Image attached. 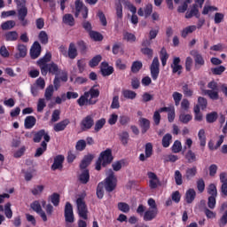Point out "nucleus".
I'll return each instance as SVG.
<instances>
[{
	"label": "nucleus",
	"mask_w": 227,
	"mask_h": 227,
	"mask_svg": "<svg viewBox=\"0 0 227 227\" xmlns=\"http://www.w3.org/2000/svg\"><path fill=\"white\" fill-rule=\"evenodd\" d=\"M184 159L187 160L188 164H192V162H196L198 160V157L196 156V153L192 152V150L189 149L184 155Z\"/></svg>",
	"instance_id": "393cba45"
},
{
	"label": "nucleus",
	"mask_w": 227,
	"mask_h": 227,
	"mask_svg": "<svg viewBox=\"0 0 227 227\" xmlns=\"http://www.w3.org/2000/svg\"><path fill=\"white\" fill-rule=\"evenodd\" d=\"M175 180L176 185H182V184H184V181L182 179V173L179 170H176L175 172Z\"/></svg>",
	"instance_id": "338daca9"
},
{
	"label": "nucleus",
	"mask_w": 227,
	"mask_h": 227,
	"mask_svg": "<svg viewBox=\"0 0 227 227\" xmlns=\"http://www.w3.org/2000/svg\"><path fill=\"white\" fill-rule=\"evenodd\" d=\"M5 40L7 42H15L19 40V33L17 31H11L5 35Z\"/></svg>",
	"instance_id": "4c0bfd02"
},
{
	"label": "nucleus",
	"mask_w": 227,
	"mask_h": 227,
	"mask_svg": "<svg viewBox=\"0 0 227 227\" xmlns=\"http://www.w3.org/2000/svg\"><path fill=\"white\" fill-rule=\"evenodd\" d=\"M89 35L90 36L91 40H94V42H102L104 40L102 34L97 31H91L89 33Z\"/></svg>",
	"instance_id": "ea45409f"
},
{
	"label": "nucleus",
	"mask_w": 227,
	"mask_h": 227,
	"mask_svg": "<svg viewBox=\"0 0 227 227\" xmlns=\"http://www.w3.org/2000/svg\"><path fill=\"white\" fill-rule=\"evenodd\" d=\"M74 6H75V11H76L74 13V17H79L81 11L84 10V8H86V6L84 5V3H82V1H81V0H76L74 2Z\"/></svg>",
	"instance_id": "f704fd0d"
},
{
	"label": "nucleus",
	"mask_w": 227,
	"mask_h": 227,
	"mask_svg": "<svg viewBox=\"0 0 227 227\" xmlns=\"http://www.w3.org/2000/svg\"><path fill=\"white\" fill-rule=\"evenodd\" d=\"M171 68H172V72L173 74H177L179 75L182 74V68H184L182 67V65H180V58L176 57L173 59V63L171 64Z\"/></svg>",
	"instance_id": "dca6fc26"
},
{
	"label": "nucleus",
	"mask_w": 227,
	"mask_h": 227,
	"mask_svg": "<svg viewBox=\"0 0 227 227\" xmlns=\"http://www.w3.org/2000/svg\"><path fill=\"white\" fill-rule=\"evenodd\" d=\"M182 90H183V93H184V97H192V96L193 91L189 88L188 84H184L182 87Z\"/></svg>",
	"instance_id": "774afa93"
},
{
	"label": "nucleus",
	"mask_w": 227,
	"mask_h": 227,
	"mask_svg": "<svg viewBox=\"0 0 227 227\" xmlns=\"http://www.w3.org/2000/svg\"><path fill=\"white\" fill-rule=\"evenodd\" d=\"M192 17L200 19V10L198 9V4H193L191 11L185 13V19H192Z\"/></svg>",
	"instance_id": "412c9836"
},
{
	"label": "nucleus",
	"mask_w": 227,
	"mask_h": 227,
	"mask_svg": "<svg viewBox=\"0 0 227 227\" xmlns=\"http://www.w3.org/2000/svg\"><path fill=\"white\" fill-rule=\"evenodd\" d=\"M207 192L208 194H210V196L217 197V187L215 186V184H209L207 188Z\"/></svg>",
	"instance_id": "680f3d73"
},
{
	"label": "nucleus",
	"mask_w": 227,
	"mask_h": 227,
	"mask_svg": "<svg viewBox=\"0 0 227 227\" xmlns=\"http://www.w3.org/2000/svg\"><path fill=\"white\" fill-rule=\"evenodd\" d=\"M36 125V118L33 115L27 116L24 122L25 129H33Z\"/></svg>",
	"instance_id": "5701e85b"
},
{
	"label": "nucleus",
	"mask_w": 227,
	"mask_h": 227,
	"mask_svg": "<svg viewBox=\"0 0 227 227\" xmlns=\"http://www.w3.org/2000/svg\"><path fill=\"white\" fill-rule=\"evenodd\" d=\"M125 0H119V3L115 4V10H116V17L120 20L123 19V6L121 5V3H124Z\"/></svg>",
	"instance_id": "c756f323"
},
{
	"label": "nucleus",
	"mask_w": 227,
	"mask_h": 227,
	"mask_svg": "<svg viewBox=\"0 0 227 227\" xmlns=\"http://www.w3.org/2000/svg\"><path fill=\"white\" fill-rule=\"evenodd\" d=\"M67 56L70 59H75L77 58V48L75 43H71L67 51Z\"/></svg>",
	"instance_id": "c85d7f7f"
},
{
	"label": "nucleus",
	"mask_w": 227,
	"mask_h": 227,
	"mask_svg": "<svg viewBox=\"0 0 227 227\" xmlns=\"http://www.w3.org/2000/svg\"><path fill=\"white\" fill-rule=\"evenodd\" d=\"M62 22L66 24V26H70L71 27L75 26V19H74V15L70 13L65 14L63 16Z\"/></svg>",
	"instance_id": "b1692460"
},
{
	"label": "nucleus",
	"mask_w": 227,
	"mask_h": 227,
	"mask_svg": "<svg viewBox=\"0 0 227 227\" xmlns=\"http://www.w3.org/2000/svg\"><path fill=\"white\" fill-rule=\"evenodd\" d=\"M191 120H192V115L189 114H181L179 115V121H181V123L187 124L189 121H191Z\"/></svg>",
	"instance_id": "3c124183"
},
{
	"label": "nucleus",
	"mask_w": 227,
	"mask_h": 227,
	"mask_svg": "<svg viewBox=\"0 0 227 227\" xmlns=\"http://www.w3.org/2000/svg\"><path fill=\"white\" fill-rule=\"evenodd\" d=\"M196 173H198V168H196V167H192L186 169L184 176L187 180H191L192 178H194V176H196Z\"/></svg>",
	"instance_id": "e433bc0d"
},
{
	"label": "nucleus",
	"mask_w": 227,
	"mask_h": 227,
	"mask_svg": "<svg viewBox=\"0 0 227 227\" xmlns=\"http://www.w3.org/2000/svg\"><path fill=\"white\" fill-rule=\"evenodd\" d=\"M141 68H143V63L141 61H135L132 63L131 72L133 74H137Z\"/></svg>",
	"instance_id": "de8ad7c7"
},
{
	"label": "nucleus",
	"mask_w": 227,
	"mask_h": 227,
	"mask_svg": "<svg viewBox=\"0 0 227 227\" xmlns=\"http://www.w3.org/2000/svg\"><path fill=\"white\" fill-rule=\"evenodd\" d=\"M122 95L124 97V98H129V100H134V98H136V97H137V94L130 90H125L122 91Z\"/></svg>",
	"instance_id": "79ce46f5"
},
{
	"label": "nucleus",
	"mask_w": 227,
	"mask_h": 227,
	"mask_svg": "<svg viewBox=\"0 0 227 227\" xmlns=\"http://www.w3.org/2000/svg\"><path fill=\"white\" fill-rule=\"evenodd\" d=\"M78 180L81 184H86L90 182V170L84 169L78 176Z\"/></svg>",
	"instance_id": "a878e982"
},
{
	"label": "nucleus",
	"mask_w": 227,
	"mask_h": 227,
	"mask_svg": "<svg viewBox=\"0 0 227 227\" xmlns=\"http://www.w3.org/2000/svg\"><path fill=\"white\" fill-rule=\"evenodd\" d=\"M54 95V86L53 85H49L44 92V98L45 100H47L48 102L50 100H52V96Z\"/></svg>",
	"instance_id": "473e14b6"
},
{
	"label": "nucleus",
	"mask_w": 227,
	"mask_h": 227,
	"mask_svg": "<svg viewBox=\"0 0 227 227\" xmlns=\"http://www.w3.org/2000/svg\"><path fill=\"white\" fill-rule=\"evenodd\" d=\"M118 210L123 212L124 214H129L130 212V206L125 202H119L117 204Z\"/></svg>",
	"instance_id": "a19ab883"
},
{
	"label": "nucleus",
	"mask_w": 227,
	"mask_h": 227,
	"mask_svg": "<svg viewBox=\"0 0 227 227\" xmlns=\"http://www.w3.org/2000/svg\"><path fill=\"white\" fill-rule=\"evenodd\" d=\"M160 55V61H161L162 67H166V63L168 62V59L169 58V54H168L166 48L163 47L161 49Z\"/></svg>",
	"instance_id": "58836bf2"
},
{
	"label": "nucleus",
	"mask_w": 227,
	"mask_h": 227,
	"mask_svg": "<svg viewBox=\"0 0 227 227\" xmlns=\"http://www.w3.org/2000/svg\"><path fill=\"white\" fill-rule=\"evenodd\" d=\"M217 113L216 112H212L210 114H207L206 116V120L207 123H214V121H216L217 120Z\"/></svg>",
	"instance_id": "5fc2aeb1"
},
{
	"label": "nucleus",
	"mask_w": 227,
	"mask_h": 227,
	"mask_svg": "<svg viewBox=\"0 0 227 227\" xmlns=\"http://www.w3.org/2000/svg\"><path fill=\"white\" fill-rule=\"evenodd\" d=\"M85 195H79L76 200V207L79 217L88 220V206L86 201H84Z\"/></svg>",
	"instance_id": "39448f33"
},
{
	"label": "nucleus",
	"mask_w": 227,
	"mask_h": 227,
	"mask_svg": "<svg viewBox=\"0 0 227 227\" xmlns=\"http://www.w3.org/2000/svg\"><path fill=\"white\" fill-rule=\"evenodd\" d=\"M191 56H192L194 58V61H195V70H200V68H201V67H203L205 65V59H203V56H201V54H200V52L196 50H192L190 52Z\"/></svg>",
	"instance_id": "1a4fd4ad"
},
{
	"label": "nucleus",
	"mask_w": 227,
	"mask_h": 227,
	"mask_svg": "<svg viewBox=\"0 0 227 227\" xmlns=\"http://www.w3.org/2000/svg\"><path fill=\"white\" fill-rule=\"evenodd\" d=\"M159 214L158 209H148L144 213V221H153Z\"/></svg>",
	"instance_id": "aec40b11"
},
{
	"label": "nucleus",
	"mask_w": 227,
	"mask_h": 227,
	"mask_svg": "<svg viewBox=\"0 0 227 227\" xmlns=\"http://www.w3.org/2000/svg\"><path fill=\"white\" fill-rule=\"evenodd\" d=\"M95 88H97V85H94L89 91L84 92V94L77 99L78 106L82 107L83 106H94V104H97V98L100 96V90Z\"/></svg>",
	"instance_id": "f03ea898"
},
{
	"label": "nucleus",
	"mask_w": 227,
	"mask_h": 227,
	"mask_svg": "<svg viewBox=\"0 0 227 227\" xmlns=\"http://www.w3.org/2000/svg\"><path fill=\"white\" fill-rule=\"evenodd\" d=\"M94 158L95 156H93L92 154L85 155L80 164V169H86V168L90 166V164H91V161Z\"/></svg>",
	"instance_id": "4be33fe9"
},
{
	"label": "nucleus",
	"mask_w": 227,
	"mask_h": 227,
	"mask_svg": "<svg viewBox=\"0 0 227 227\" xmlns=\"http://www.w3.org/2000/svg\"><path fill=\"white\" fill-rule=\"evenodd\" d=\"M39 40L41 43L47 45V43H49V35H47V32L41 31L39 34Z\"/></svg>",
	"instance_id": "8fccbe9b"
},
{
	"label": "nucleus",
	"mask_w": 227,
	"mask_h": 227,
	"mask_svg": "<svg viewBox=\"0 0 227 227\" xmlns=\"http://www.w3.org/2000/svg\"><path fill=\"white\" fill-rule=\"evenodd\" d=\"M171 141H173V136L169 133H167L161 140V145L163 148H168V146L171 145Z\"/></svg>",
	"instance_id": "7c9ffc66"
},
{
	"label": "nucleus",
	"mask_w": 227,
	"mask_h": 227,
	"mask_svg": "<svg viewBox=\"0 0 227 227\" xmlns=\"http://www.w3.org/2000/svg\"><path fill=\"white\" fill-rule=\"evenodd\" d=\"M97 196L99 200L104 198V183H99L97 187Z\"/></svg>",
	"instance_id": "13d9d810"
},
{
	"label": "nucleus",
	"mask_w": 227,
	"mask_h": 227,
	"mask_svg": "<svg viewBox=\"0 0 227 227\" xmlns=\"http://www.w3.org/2000/svg\"><path fill=\"white\" fill-rule=\"evenodd\" d=\"M198 137L200 142V146L205 147L207 145V137L205 136V129H200L199 131Z\"/></svg>",
	"instance_id": "c03bdc74"
},
{
	"label": "nucleus",
	"mask_w": 227,
	"mask_h": 227,
	"mask_svg": "<svg viewBox=\"0 0 227 227\" xmlns=\"http://www.w3.org/2000/svg\"><path fill=\"white\" fill-rule=\"evenodd\" d=\"M196 198V191L189 189L185 193L186 203H192Z\"/></svg>",
	"instance_id": "2f4dec72"
},
{
	"label": "nucleus",
	"mask_w": 227,
	"mask_h": 227,
	"mask_svg": "<svg viewBox=\"0 0 227 227\" xmlns=\"http://www.w3.org/2000/svg\"><path fill=\"white\" fill-rule=\"evenodd\" d=\"M113 151L111 149H106L100 153L98 160L96 161V169L97 171H100L103 168L109 166L114 160Z\"/></svg>",
	"instance_id": "20e7f679"
},
{
	"label": "nucleus",
	"mask_w": 227,
	"mask_h": 227,
	"mask_svg": "<svg viewBox=\"0 0 227 227\" xmlns=\"http://www.w3.org/2000/svg\"><path fill=\"white\" fill-rule=\"evenodd\" d=\"M1 27L4 31H8L9 29H13V27H15V21L7 20L1 25Z\"/></svg>",
	"instance_id": "37998d69"
},
{
	"label": "nucleus",
	"mask_w": 227,
	"mask_h": 227,
	"mask_svg": "<svg viewBox=\"0 0 227 227\" xmlns=\"http://www.w3.org/2000/svg\"><path fill=\"white\" fill-rule=\"evenodd\" d=\"M201 90L204 95H208L211 100H219V90H204L203 87H201Z\"/></svg>",
	"instance_id": "bb28decb"
},
{
	"label": "nucleus",
	"mask_w": 227,
	"mask_h": 227,
	"mask_svg": "<svg viewBox=\"0 0 227 227\" xmlns=\"http://www.w3.org/2000/svg\"><path fill=\"white\" fill-rule=\"evenodd\" d=\"M18 17L19 20L21 22V26L26 27L27 25V7L26 5H21V7L18 10Z\"/></svg>",
	"instance_id": "ddd939ff"
},
{
	"label": "nucleus",
	"mask_w": 227,
	"mask_h": 227,
	"mask_svg": "<svg viewBox=\"0 0 227 227\" xmlns=\"http://www.w3.org/2000/svg\"><path fill=\"white\" fill-rule=\"evenodd\" d=\"M192 3V0H185L182 5L177 8L178 13H185L187 12V8H189V4Z\"/></svg>",
	"instance_id": "a18cd8bd"
},
{
	"label": "nucleus",
	"mask_w": 227,
	"mask_h": 227,
	"mask_svg": "<svg viewBox=\"0 0 227 227\" xmlns=\"http://www.w3.org/2000/svg\"><path fill=\"white\" fill-rule=\"evenodd\" d=\"M63 162H65V156L58 155L54 158V162L51 165V169L56 171V169H63Z\"/></svg>",
	"instance_id": "2eb2a0df"
},
{
	"label": "nucleus",
	"mask_w": 227,
	"mask_h": 227,
	"mask_svg": "<svg viewBox=\"0 0 227 227\" xmlns=\"http://www.w3.org/2000/svg\"><path fill=\"white\" fill-rule=\"evenodd\" d=\"M4 215H5V217H7V219H12V217H13V211L12 210V203L7 202L4 205Z\"/></svg>",
	"instance_id": "72a5a7b5"
},
{
	"label": "nucleus",
	"mask_w": 227,
	"mask_h": 227,
	"mask_svg": "<svg viewBox=\"0 0 227 227\" xmlns=\"http://www.w3.org/2000/svg\"><path fill=\"white\" fill-rule=\"evenodd\" d=\"M147 176L149 178L150 189H157V187H160L162 185L160 179H159L156 173L148 172Z\"/></svg>",
	"instance_id": "9b49d317"
},
{
	"label": "nucleus",
	"mask_w": 227,
	"mask_h": 227,
	"mask_svg": "<svg viewBox=\"0 0 227 227\" xmlns=\"http://www.w3.org/2000/svg\"><path fill=\"white\" fill-rule=\"evenodd\" d=\"M43 137L44 140L41 143V147L36 149L35 157H42L43 153L47 152V143L51 141V136L49 135V132L45 131V129H40L35 133L33 141L34 143H40Z\"/></svg>",
	"instance_id": "7ed1b4c3"
},
{
	"label": "nucleus",
	"mask_w": 227,
	"mask_h": 227,
	"mask_svg": "<svg viewBox=\"0 0 227 227\" xmlns=\"http://www.w3.org/2000/svg\"><path fill=\"white\" fill-rule=\"evenodd\" d=\"M173 153H180L182 152V143L178 140H176L172 145Z\"/></svg>",
	"instance_id": "603ef678"
},
{
	"label": "nucleus",
	"mask_w": 227,
	"mask_h": 227,
	"mask_svg": "<svg viewBox=\"0 0 227 227\" xmlns=\"http://www.w3.org/2000/svg\"><path fill=\"white\" fill-rule=\"evenodd\" d=\"M129 136L127 131H124L120 135V139L124 146H127V145H129Z\"/></svg>",
	"instance_id": "052dcab7"
},
{
	"label": "nucleus",
	"mask_w": 227,
	"mask_h": 227,
	"mask_svg": "<svg viewBox=\"0 0 227 227\" xmlns=\"http://www.w3.org/2000/svg\"><path fill=\"white\" fill-rule=\"evenodd\" d=\"M195 29H196V26H194V25L184 27L181 31L182 38H187V35H191V33H194Z\"/></svg>",
	"instance_id": "c9c22d12"
},
{
	"label": "nucleus",
	"mask_w": 227,
	"mask_h": 227,
	"mask_svg": "<svg viewBox=\"0 0 227 227\" xmlns=\"http://www.w3.org/2000/svg\"><path fill=\"white\" fill-rule=\"evenodd\" d=\"M100 61H102V56L97 55L93 57L92 59L89 62V66L90 67V68H93L95 67H98Z\"/></svg>",
	"instance_id": "09e8293b"
},
{
	"label": "nucleus",
	"mask_w": 227,
	"mask_h": 227,
	"mask_svg": "<svg viewBox=\"0 0 227 227\" xmlns=\"http://www.w3.org/2000/svg\"><path fill=\"white\" fill-rule=\"evenodd\" d=\"M51 59H52V54H51V52H47L43 58L37 61L42 75H47L49 73L51 74V75H59V74H61V69H59L58 64L54 62L47 64Z\"/></svg>",
	"instance_id": "f257e3e1"
},
{
	"label": "nucleus",
	"mask_w": 227,
	"mask_h": 227,
	"mask_svg": "<svg viewBox=\"0 0 227 227\" xmlns=\"http://www.w3.org/2000/svg\"><path fill=\"white\" fill-rule=\"evenodd\" d=\"M31 208L36 212V214H39L40 217H42L43 221L44 223H47V215L45 214V211H43V209H42V206L40 205L39 201H34L31 204Z\"/></svg>",
	"instance_id": "f8f14e48"
},
{
	"label": "nucleus",
	"mask_w": 227,
	"mask_h": 227,
	"mask_svg": "<svg viewBox=\"0 0 227 227\" xmlns=\"http://www.w3.org/2000/svg\"><path fill=\"white\" fill-rule=\"evenodd\" d=\"M68 125H70V120L68 119L63 120L54 125L53 130H55V132H61L67 129V126Z\"/></svg>",
	"instance_id": "6ab92c4d"
},
{
	"label": "nucleus",
	"mask_w": 227,
	"mask_h": 227,
	"mask_svg": "<svg viewBox=\"0 0 227 227\" xmlns=\"http://www.w3.org/2000/svg\"><path fill=\"white\" fill-rule=\"evenodd\" d=\"M50 200L51 203L54 205V207H58L59 205V193H53L50 196Z\"/></svg>",
	"instance_id": "0e129e2a"
},
{
	"label": "nucleus",
	"mask_w": 227,
	"mask_h": 227,
	"mask_svg": "<svg viewBox=\"0 0 227 227\" xmlns=\"http://www.w3.org/2000/svg\"><path fill=\"white\" fill-rule=\"evenodd\" d=\"M45 107H47V104L45 103V98H39L37 102V112L43 113Z\"/></svg>",
	"instance_id": "864d4df0"
},
{
	"label": "nucleus",
	"mask_w": 227,
	"mask_h": 227,
	"mask_svg": "<svg viewBox=\"0 0 227 227\" xmlns=\"http://www.w3.org/2000/svg\"><path fill=\"white\" fill-rule=\"evenodd\" d=\"M18 53L14 55L16 59H20V58H26L27 55V47L22 43H19L17 46Z\"/></svg>",
	"instance_id": "f3484780"
},
{
	"label": "nucleus",
	"mask_w": 227,
	"mask_h": 227,
	"mask_svg": "<svg viewBox=\"0 0 227 227\" xmlns=\"http://www.w3.org/2000/svg\"><path fill=\"white\" fill-rule=\"evenodd\" d=\"M140 127L142 129V134H146L150 129V120L146 118L139 119Z\"/></svg>",
	"instance_id": "cd10ccee"
},
{
	"label": "nucleus",
	"mask_w": 227,
	"mask_h": 227,
	"mask_svg": "<svg viewBox=\"0 0 227 227\" xmlns=\"http://www.w3.org/2000/svg\"><path fill=\"white\" fill-rule=\"evenodd\" d=\"M64 216L66 223H74L75 221L74 216V207L70 202L66 203Z\"/></svg>",
	"instance_id": "9d476101"
},
{
	"label": "nucleus",
	"mask_w": 227,
	"mask_h": 227,
	"mask_svg": "<svg viewBox=\"0 0 227 227\" xmlns=\"http://www.w3.org/2000/svg\"><path fill=\"white\" fill-rule=\"evenodd\" d=\"M107 177L105 180V189L107 192H113L116 189V176H114V172L113 169H109L106 172Z\"/></svg>",
	"instance_id": "423d86ee"
},
{
	"label": "nucleus",
	"mask_w": 227,
	"mask_h": 227,
	"mask_svg": "<svg viewBox=\"0 0 227 227\" xmlns=\"http://www.w3.org/2000/svg\"><path fill=\"white\" fill-rule=\"evenodd\" d=\"M75 148L78 152H82V150H85L86 149V140H82V139L79 140L76 143Z\"/></svg>",
	"instance_id": "69168bd1"
},
{
	"label": "nucleus",
	"mask_w": 227,
	"mask_h": 227,
	"mask_svg": "<svg viewBox=\"0 0 227 227\" xmlns=\"http://www.w3.org/2000/svg\"><path fill=\"white\" fill-rule=\"evenodd\" d=\"M104 125H106V119L98 120L94 126L95 132H100L104 129Z\"/></svg>",
	"instance_id": "49530a36"
},
{
	"label": "nucleus",
	"mask_w": 227,
	"mask_h": 227,
	"mask_svg": "<svg viewBox=\"0 0 227 227\" xmlns=\"http://www.w3.org/2000/svg\"><path fill=\"white\" fill-rule=\"evenodd\" d=\"M43 189H45V186L43 185H36L34 187V189L31 190V192L34 196H39L43 192Z\"/></svg>",
	"instance_id": "6e6d98bb"
},
{
	"label": "nucleus",
	"mask_w": 227,
	"mask_h": 227,
	"mask_svg": "<svg viewBox=\"0 0 227 227\" xmlns=\"http://www.w3.org/2000/svg\"><path fill=\"white\" fill-rule=\"evenodd\" d=\"M224 70H226L224 66H219L218 67L211 68V72L214 74V75H222Z\"/></svg>",
	"instance_id": "bf43d9fd"
},
{
	"label": "nucleus",
	"mask_w": 227,
	"mask_h": 227,
	"mask_svg": "<svg viewBox=\"0 0 227 227\" xmlns=\"http://www.w3.org/2000/svg\"><path fill=\"white\" fill-rule=\"evenodd\" d=\"M93 125H95V116H93V114L85 116L80 122L82 132L90 130Z\"/></svg>",
	"instance_id": "0eeeda50"
},
{
	"label": "nucleus",
	"mask_w": 227,
	"mask_h": 227,
	"mask_svg": "<svg viewBox=\"0 0 227 227\" xmlns=\"http://www.w3.org/2000/svg\"><path fill=\"white\" fill-rule=\"evenodd\" d=\"M40 54H42V45H40V43L35 42L30 50V56L32 59H36Z\"/></svg>",
	"instance_id": "4468645a"
},
{
	"label": "nucleus",
	"mask_w": 227,
	"mask_h": 227,
	"mask_svg": "<svg viewBox=\"0 0 227 227\" xmlns=\"http://www.w3.org/2000/svg\"><path fill=\"white\" fill-rule=\"evenodd\" d=\"M141 52L144 54V56H147L149 59H152L153 58V50L151 48H141Z\"/></svg>",
	"instance_id": "4d7b16f0"
},
{
	"label": "nucleus",
	"mask_w": 227,
	"mask_h": 227,
	"mask_svg": "<svg viewBox=\"0 0 227 227\" xmlns=\"http://www.w3.org/2000/svg\"><path fill=\"white\" fill-rule=\"evenodd\" d=\"M160 63L159 62V57H154L150 67L151 77L153 81H157L159 74L160 73Z\"/></svg>",
	"instance_id": "6e6552de"
},
{
	"label": "nucleus",
	"mask_w": 227,
	"mask_h": 227,
	"mask_svg": "<svg viewBox=\"0 0 227 227\" xmlns=\"http://www.w3.org/2000/svg\"><path fill=\"white\" fill-rule=\"evenodd\" d=\"M101 74L104 77H107V75H111L113 72H114V68L113 67H109L107 62L101 63Z\"/></svg>",
	"instance_id": "a211bd4d"
},
{
	"label": "nucleus",
	"mask_w": 227,
	"mask_h": 227,
	"mask_svg": "<svg viewBox=\"0 0 227 227\" xmlns=\"http://www.w3.org/2000/svg\"><path fill=\"white\" fill-rule=\"evenodd\" d=\"M172 97L175 101V105L180 106V102H181L182 97H183L182 93L176 91L172 94Z\"/></svg>",
	"instance_id": "e2e57ef3"
}]
</instances>
